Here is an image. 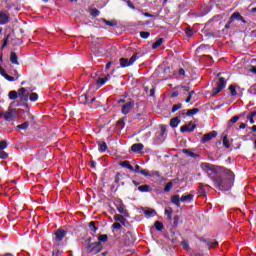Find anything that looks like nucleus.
<instances>
[{
    "label": "nucleus",
    "instance_id": "obj_63",
    "mask_svg": "<svg viewBox=\"0 0 256 256\" xmlns=\"http://www.w3.org/2000/svg\"><path fill=\"white\" fill-rule=\"evenodd\" d=\"M178 75H180V77L185 76V69L180 68L179 71H178Z\"/></svg>",
    "mask_w": 256,
    "mask_h": 256
},
{
    "label": "nucleus",
    "instance_id": "obj_21",
    "mask_svg": "<svg viewBox=\"0 0 256 256\" xmlns=\"http://www.w3.org/2000/svg\"><path fill=\"white\" fill-rule=\"evenodd\" d=\"M171 202L176 205V207H181V198L179 195H174L171 198Z\"/></svg>",
    "mask_w": 256,
    "mask_h": 256
},
{
    "label": "nucleus",
    "instance_id": "obj_4",
    "mask_svg": "<svg viewBox=\"0 0 256 256\" xmlns=\"http://www.w3.org/2000/svg\"><path fill=\"white\" fill-rule=\"evenodd\" d=\"M101 251H103V244L101 242H94L88 245V253L97 255V253H101Z\"/></svg>",
    "mask_w": 256,
    "mask_h": 256
},
{
    "label": "nucleus",
    "instance_id": "obj_33",
    "mask_svg": "<svg viewBox=\"0 0 256 256\" xmlns=\"http://www.w3.org/2000/svg\"><path fill=\"white\" fill-rule=\"evenodd\" d=\"M197 113H199V108H193V109L187 110L186 115L188 117H191V115H197Z\"/></svg>",
    "mask_w": 256,
    "mask_h": 256
},
{
    "label": "nucleus",
    "instance_id": "obj_37",
    "mask_svg": "<svg viewBox=\"0 0 256 256\" xmlns=\"http://www.w3.org/2000/svg\"><path fill=\"white\" fill-rule=\"evenodd\" d=\"M90 15L92 17H99V15H101V11H99L97 8H93L90 10Z\"/></svg>",
    "mask_w": 256,
    "mask_h": 256
},
{
    "label": "nucleus",
    "instance_id": "obj_42",
    "mask_svg": "<svg viewBox=\"0 0 256 256\" xmlns=\"http://www.w3.org/2000/svg\"><path fill=\"white\" fill-rule=\"evenodd\" d=\"M157 212H155V210L150 209V210H144V215H146L147 217H153V215H156Z\"/></svg>",
    "mask_w": 256,
    "mask_h": 256
},
{
    "label": "nucleus",
    "instance_id": "obj_61",
    "mask_svg": "<svg viewBox=\"0 0 256 256\" xmlns=\"http://www.w3.org/2000/svg\"><path fill=\"white\" fill-rule=\"evenodd\" d=\"M239 121V116H234L230 119V123H237Z\"/></svg>",
    "mask_w": 256,
    "mask_h": 256
},
{
    "label": "nucleus",
    "instance_id": "obj_52",
    "mask_svg": "<svg viewBox=\"0 0 256 256\" xmlns=\"http://www.w3.org/2000/svg\"><path fill=\"white\" fill-rule=\"evenodd\" d=\"M120 223H121L124 227H127V229H131V224L129 223V221H127V218H124Z\"/></svg>",
    "mask_w": 256,
    "mask_h": 256
},
{
    "label": "nucleus",
    "instance_id": "obj_59",
    "mask_svg": "<svg viewBox=\"0 0 256 256\" xmlns=\"http://www.w3.org/2000/svg\"><path fill=\"white\" fill-rule=\"evenodd\" d=\"M26 91H27V89H25V88H20L19 91H18L19 97H20L21 95H25Z\"/></svg>",
    "mask_w": 256,
    "mask_h": 256
},
{
    "label": "nucleus",
    "instance_id": "obj_7",
    "mask_svg": "<svg viewBox=\"0 0 256 256\" xmlns=\"http://www.w3.org/2000/svg\"><path fill=\"white\" fill-rule=\"evenodd\" d=\"M197 129V124H193V122H189L188 124H185L184 126H181L180 132L181 133H193Z\"/></svg>",
    "mask_w": 256,
    "mask_h": 256
},
{
    "label": "nucleus",
    "instance_id": "obj_32",
    "mask_svg": "<svg viewBox=\"0 0 256 256\" xmlns=\"http://www.w3.org/2000/svg\"><path fill=\"white\" fill-rule=\"evenodd\" d=\"M150 177H158L160 181H165V177L161 176V173L159 171L151 172Z\"/></svg>",
    "mask_w": 256,
    "mask_h": 256
},
{
    "label": "nucleus",
    "instance_id": "obj_6",
    "mask_svg": "<svg viewBox=\"0 0 256 256\" xmlns=\"http://www.w3.org/2000/svg\"><path fill=\"white\" fill-rule=\"evenodd\" d=\"M56 243H61L65 237H67V230L63 228L57 229L54 233Z\"/></svg>",
    "mask_w": 256,
    "mask_h": 256
},
{
    "label": "nucleus",
    "instance_id": "obj_47",
    "mask_svg": "<svg viewBox=\"0 0 256 256\" xmlns=\"http://www.w3.org/2000/svg\"><path fill=\"white\" fill-rule=\"evenodd\" d=\"M181 245H182L183 249H185V251H191V247H189V242L183 240L181 242Z\"/></svg>",
    "mask_w": 256,
    "mask_h": 256
},
{
    "label": "nucleus",
    "instance_id": "obj_38",
    "mask_svg": "<svg viewBox=\"0 0 256 256\" xmlns=\"http://www.w3.org/2000/svg\"><path fill=\"white\" fill-rule=\"evenodd\" d=\"M182 152L185 154V155H189V157H199L198 154L194 153V152H191L189 149H183Z\"/></svg>",
    "mask_w": 256,
    "mask_h": 256
},
{
    "label": "nucleus",
    "instance_id": "obj_1",
    "mask_svg": "<svg viewBox=\"0 0 256 256\" xmlns=\"http://www.w3.org/2000/svg\"><path fill=\"white\" fill-rule=\"evenodd\" d=\"M201 169L208 173L218 191H229L235 182V173L223 167L207 162L201 164Z\"/></svg>",
    "mask_w": 256,
    "mask_h": 256
},
{
    "label": "nucleus",
    "instance_id": "obj_13",
    "mask_svg": "<svg viewBox=\"0 0 256 256\" xmlns=\"http://www.w3.org/2000/svg\"><path fill=\"white\" fill-rule=\"evenodd\" d=\"M9 23V15L0 11V25H7Z\"/></svg>",
    "mask_w": 256,
    "mask_h": 256
},
{
    "label": "nucleus",
    "instance_id": "obj_9",
    "mask_svg": "<svg viewBox=\"0 0 256 256\" xmlns=\"http://www.w3.org/2000/svg\"><path fill=\"white\" fill-rule=\"evenodd\" d=\"M234 20L241 21V23H244V25L247 24V20H245V18L239 12H234L230 16V23H233Z\"/></svg>",
    "mask_w": 256,
    "mask_h": 256
},
{
    "label": "nucleus",
    "instance_id": "obj_2",
    "mask_svg": "<svg viewBox=\"0 0 256 256\" xmlns=\"http://www.w3.org/2000/svg\"><path fill=\"white\" fill-rule=\"evenodd\" d=\"M137 59H139V53L133 54L130 59L120 58V67H131V65H133V63H135Z\"/></svg>",
    "mask_w": 256,
    "mask_h": 256
},
{
    "label": "nucleus",
    "instance_id": "obj_34",
    "mask_svg": "<svg viewBox=\"0 0 256 256\" xmlns=\"http://www.w3.org/2000/svg\"><path fill=\"white\" fill-rule=\"evenodd\" d=\"M165 215L167 216V219H168V221H173V217H172V215H173V209H166L165 210Z\"/></svg>",
    "mask_w": 256,
    "mask_h": 256
},
{
    "label": "nucleus",
    "instance_id": "obj_19",
    "mask_svg": "<svg viewBox=\"0 0 256 256\" xmlns=\"http://www.w3.org/2000/svg\"><path fill=\"white\" fill-rule=\"evenodd\" d=\"M138 191H140V193H150L151 186L148 184L141 185L138 187Z\"/></svg>",
    "mask_w": 256,
    "mask_h": 256
},
{
    "label": "nucleus",
    "instance_id": "obj_27",
    "mask_svg": "<svg viewBox=\"0 0 256 256\" xmlns=\"http://www.w3.org/2000/svg\"><path fill=\"white\" fill-rule=\"evenodd\" d=\"M1 76L4 77V79H6V81H17V79H15V77L9 76V74H7V72L4 70V72L1 73Z\"/></svg>",
    "mask_w": 256,
    "mask_h": 256
},
{
    "label": "nucleus",
    "instance_id": "obj_28",
    "mask_svg": "<svg viewBox=\"0 0 256 256\" xmlns=\"http://www.w3.org/2000/svg\"><path fill=\"white\" fill-rule=\"evenodd\" d=\"M97 222L95 221H91L88 225L90 231H93V233H97V231H99V227L95 226Z\"/></svg>",
    "mask_w": 256,
    "mask_h": 256
},
{
    "label": "nucleus",
    "instance_id": "obj_11",
    "mask_svg": "<svg viewBox=\"0 0 256 256\" xmlns=\"http://www.w3.org/2000/svg\"><path fill=\"white\" fill-rule=\"evenodd\" d=\"M215 137H217V131L213 130L202 137L201 143H207L211 139H215Z\"/></svg>",
    "mask_w": 256,
    "mask_h": 256
},
{
    "label": "nucleus",
    "instance_id": "obj_58",
    "mask_svg": "<svg viewBox=\"0 0 256 256\" xmlns=\"http://www.w3.org/2000/svg\"><path fill=\"white\" fill-rule=\"evenodd\" d=\"M247 120L251 123V125L255 124V118L250 114L247 116Z\"/></svg>",
    "mask_w": 256,
    "mask_h": 256
},
{
    "label": "nucleus",
    "instance_id": "obj_64",
    "mask_svg": "<svg viewBox=\"0 0 256 256\" xmlns=\"http://www.w3.org/2000/svg\"><path fill=\"white\" fill-rule=\"evenodd\" d=\"M186 35H187L188 37H191V36L193 35V30L187 28V29H186Z\"/></svg>",
    "mask_w": 256,
    "mask_h": 256
},
{
    "label": "nucleus",
    "instance_id": "obj_25",
    "mask_svg": "<svg viewBox=\"0 0 256 256\" xmlns=\"http://www.w3.org/2000/svg\"><path fill=\"white\" fill-rule=\"evenodd\" d=\"M16 129H20L22 131H27V129H29V121H25L24 123L17 125Z\"/></svg>",
    "mask_w": 256,
    "mask_h": 256
},
{
    "label": "nucleus",
    "instance_id": "obj_50",
    "mask_svg": "<svg viewBox=\"0 0 256 256\" xmlns=\"http://www.w3.org/2000/svg\"><path fill=\"white\" fill-rule=\"evenodd\" d=\"M10 37H11V34H8L6 36V38L4 39L3 44H2V49H5L7 47V45H9V38Z\"/></svg>",
    "mask_w": 256,
    "mask_h": 256
},
{
    "label": "nucleus",
    "instance_id": "obj_41",
    "mask_svg": "<svg viewBox=\"0 0 256 256\" xmlns=\"http://www.w3.org/2000/svg\"><path fill=\"white\" fill-rule=\"evenodd\" d=\"M107 81V78H98L96 80V85H99V87H103Z\"/></svg>",
    "mask_w": 256,
    "mask_h": 256
},
{
    "label": "nucleus",
    "instance_id": "obj_24",
    "mask_svg": "<svg viewBox=\"0 0 256 256\" xmlns=\"http://www.w3.org/2000/svg\"><path fill=\"white\" fill-rule=\"evenodd\" d=\"M193 197H195L193 194H188V195H186V196H182V197L180 198V201H181L182 203H187V202H189V201H193Z\"/></svg>",
    "mask_w": 256,
    "mask_h": 256
},
{
    "label": "nucleus",
    "instance_id": "obj_43",
    "mask_svg": "<svg viewBox=\"0 0 256 256\" xmlns=\"http://www.w3.org/2000/svg\"><path fill=\"white\" fill-rule=\"evenodd\" d=\"M171 189H173V182H168V183L165 185L164 193H169V191H171Z\"/></svg>",
    "mask_w": 256,
    "mask_h": 256
},
{
    "label": "nucleus",
    "instance_id": "obj_12",
    "mask_svg": "<svg viewBox=\"0 0 256 256\" xmlns=\"http://www.w3.org/2000/svg\"><path fill=\"white\" fill-rule=\"evenodd\" d=\"M130 177L129 174L118 172L115 176L114 183H119V181H123V179H130Z\"/></svg>",
    "mask_w": 256,
    "mask_h": 256
},
{
    "label": "nucleus",
    "instance_id": "obj_53",
    "mask_svg": "<svg viewBox=\"0 0 256 256\" xmlns=\"http://www.w3.org/2000/svg\"><path fill=\"white\" fill-rule=\"evenodd\" d=\"M125 239H127L130 242L133 241V233H131V231L126 232Z\"/></svg>",
    "mask_w": 256,
    "mask_h": 256
},
{
    "label": "nucleus",
    "instance_id": "obj_8",
    "mask_svg": "<svg viewBox=\"0 0 256 256\" xmlns=\"http://www.w3.org/2000/svg\"><path fill=\"white\" fill-rule=\"evenodd\" d=\"M9 144L5 140H0V159H7L9 157V154L4 149H7Z\"/></svg>",
    "mask_w": 256,
    "mask_h": 256
},
{
    "label": "nucleus",
    "instance_id": "obj_26",
    "mask_svg": "<svg viewBox=\"0 0 256 256\" xmlns=\"http://www.w3.org/2000/svg\"><path fill=\"white\" fill-rule=\"evenodd\" d=\"M154 227H155L156 231H163V229H165V226L163 225V223L161 221H155Z\"/></svg>",
    "mask_w": 256,
    "mask_h": 256
},
{
    "label": "nucleus",
    "instance_id": "obj_56",
    "mask_svg": "<svg viewBox=\"0 0 256 256\" xmlns=\"http://www.w3.org/2000/svg\"><path fill=\"white\" fill-rule=\"evenodd\" d=\"M112 229H123V227L121 226V223L116 222L112 225Z\"/></svg>",
    "mask_w": 256,
    "mask_h": 256
},
{
    "label": "nucleus",
    "instance_id": "obj_23",
    "mask_svg": "<svg viewBox=\"0 0 256 256\" xmlns=\"http://www.w3.org/2000/svg\"><path fill=\"white\" fill-rule=\"evenodd\" d=\"M102 22L105 23L108 27H117V20H107L105 18H102Z\"/></svg>",
    "mask_w": 256,
    "mask_h": 256
},
{
    "label": "nucleus",
    "instance_id": "obj_31",
    "mask_svg": "<svg viewBox=\"0 0 256 256\" xmlns=\"http://www.w3.org/2000/svg\"><path fill=\"white\" fill-rule=\"evenodd\" d=\"M163 38H159L156 42L152 44V49H158L163 44Z\"/></svg>",
    "mask_w": 256,
    "mask_h": 256
},
{
    "label": "nucleus",
    "instance_id": "obj_3",
    "mask_svg": "<svg viewBox=\"0 0 256 256\" xmlns=\"http://www.w3.org/2000/svg\"><path fill=\"white\" fill-rule=\"evenodd\" d=\"M114 207H116L117 211L124 215V217H129V212L125 209V204L122 199H116L114 201Z\"/></svg>",
    "mask_w": 256,
    "mask_h": 256
},
{
    "label": "nucleus",
    "instance_id": "obj_17",
    "mask_svg": "<svg viewBox=\"0 0 256 256\" xmlns=\"http://www.w3.org/2000/svg\"><path fill=\"white\" fill-rule=\"evenodd\" d=\"M97 144H98V147H99L98 150L100 153H105V151H107L108 149L107 142L98 141Z\"/></svg>",
    "mask_w": 256,
    "mask_h": 256
},
{
    "label": "nucleus",
    "instance_id": "obj_57",
    "mask_svg": "<svg viewBox=\"0 0 256 256\" xmlns=\"http://www.w3.org/2000/svg\"><path fill=\"white\" fill-rule=\"evenodd\" d=\"M117 125H122V129L125 127V118L119 119L117 122Z\"/></svg>",
    "mask_w": 256,
    "mask_h": 256
},
{
    "label": "nucleus",
    "instance_id": "obj_30",
    "mask_svg": "<svg viewBox=\"0 0 256 256\" xmlns=\"http://www.w3.org/2000/svg\"><path fill=\"white\" fill-rule=\"evenodd\" d=\"M39 99V94L35 93V92H32L30 93L29 95V100L32 102V103H35V101H38Z\"/></svg>",
    "mask_w": 256,
    "mask_h": 256
},
{
    "label": "nucleus",
    "instance_id": "obj_15",
    "mask_svg": "<svg viewBox=\"0 0 256 256\" xmlns=\"http://www.w3.org/2000/svg\"><path fill=\"white\" fill-rule=\"evenodd\" d=\"M10 63H12V65H19V57L14 51L10 53Z\"/></svg>",
    "mask_w": 256,
    "mask_h": 256
},
{
    "label": "nucleus",
    "instance_id": "obj_20",
    "mask_svg": "<svg viewBox=\"0 0 256 256\" xmlns=\"http://www.w3.org/2000/svg\"><path fill=\"white\" fill-rule=\"evenodd\" d=\"M179 123H181V120H179V117H174L170 120V127L175 129L179 127Z\"/></svg>",
    "mask_w": 256,
    "mask_h": 256
},
{
    "label": "nucleus",
    "instance_id": "obj_40",
    "mask_svg": "<svg viewBox=\"0 0 256 256\" xmlns=\"http://www.w3.org/2000/svg\"><path fill=\"white\" fill-rule=\"evenodd\" d=\"M178 89H181V86H176L173 88V91L171 93V97H179V90Z\"/></svg>",
    "mask_w": 256,
    "mask_h": 256
},
{
    "label": "nucleus",
    "instance_id": "obj_62",
    "mask_svg": "<svg viewBox=\"0 0 256 256\" xmlns=\"http://www.w3.org/2000/svg\"><path fill=\"white\" fill-rule=\"evenodd\" d=\"M127 5H128V7H129L130 9H133V10L136 9V8H135V5H134L133 2H131L130 0L127 1Z\"/></svg>",
    "mask_w": 256,
    "mask_h": 256
},
{
    "label": "nucleus",
    "instance_id": "obj_49",
    "mask_svg": "<svg viewBox=\"0 0 256 256\" xmlns=\"http://www.w3.org/2000/svg\"><path fill=\"white\" fill-rule=\"evenodd\" d=\"M160 131H161V136L164 137V135L167 133V125L161 124Z\"/></svg>",
    "mask_w": 256,
    "mask_h": 256
},
{
    "label": "nucleus",
    "instance_id": "obj_46",
    "mask_svg": "<svg viewBox=\"0 0 256 256\" xmlns=\"http://www.w3.org/2000/svg\"><path fill=\"white\" fill-rule=\"evenodd\" d=\"M140 175H143L144 177H151V172L147 169H141Z\"/></svg>",
    "mask_w": 256,
    "mask_h": 256
},
{
    "label": "nucleus",
    "instance_id": "obj_39",
    "mask_svg": "<svg viewBox=\"0 0 256 256\" xmlns=\"http://www.w3.org/2000/svg\"><path fill=\"white\" fill-rule=\"evenodd\" d=\"M223 145L226 149H231V144L229 143V138L227 135H225L223 138Z\"/></svg>",
    "mask_w": 256,
    "mask_h": 256
},
{
    "label": "nucleus",
    "instance_id": "obj_48",
    "mask_svg": "<svg viewBox=\"0 0 256 256\" xmlns=\"http://www.w3.org/2000/svg\"><path fill=\"white\" fill-rule=\"evenodd\" d=\"M124 219H125V216H123L121 214L114 215V221H119V223H121Z\"/></svg>",
    "mask_w": 256,
    "mask_h": 256
},
{
    "label": "nucleus",
    "instance_id": "obj_29",
    "mask_svg": "<svg viewBox=\"0 0 256 256\" xmlns=\"http://www.w3.org/2000/svg\"><path fill=\"white\" fill-rule=\"evenodd\" d=\"M109 236L107 234H102L98 236V243H107Z\"/></svg>",
    "mask_w": 256,
    "mask_h": 256
},
{
    "label": "nucleus",
    "instance_id": "obj_60",
    "mask_svg": "<svg viewBox=\"0 0 256 256\" xmlns=\"http://www.w3.org/2000/svg\"><path fill=\"white\" fill-rule=\"evenodd\" d=\"M132 173H141V166L136 165L134 168V171H132Z\"/></svg>",
    "mask_w": 256,
    "mask_h": 256
},
{
    "label": "nucleus",
    "instance_id": "obj_18",
    "mask_svg": "<svg viewBox=\"0 0 256 256\" xmlns=\"http://www.w3.org/2000/svg\"><path fill=\"white\" fill-rule=\"evenodd\" d=\"M120 167L129 169V171H135V168L132 167L131 162H129V160L120 162Z\"/></svg>",
    "mask_w": 256,
    "mask_h": 256
},
{
    "label": "nucleus",
    "instance_id": "obj_44",
    "mask_svg": "<svg viewBox=\"0 0 256 256\" xmlns=\"http://www.w3.org/2000/svg\"><path fill=\"white\" fill-rule=\"evenodd\" d=\"M140 37H141V39H149V37H151V33L150 32H145V31H141L140 32Z\"/></svg>",
    "mask_w": 256,
    "mask_h": 256
},
{
    "label": "nucleus",
    "instance_id": "obj_45",
    "mask_svg": "<svg viewBox=\"0 0 256 256\" xmlns=\"http://www.w3.org/2000/svg\"><path fill=\"white\" fill-rule=\"evenodd\" d=\"M181 107H183V104H181V103L175 104V105H173L171 112L176 113V111H179V109H181Z\"/></svg>",
    "mask_w": 256,
    "mask_h": 256
},
{
    "label": "nucleus",
    "instance_id": "obj_22",
    "mask_svg": "<svg viewBox=\"0 0 256 256\" xmlns=\"http://www.w3.org/2000/svg\"><path fill=\"white\" fill-rule=\"evenodd\" d=\"M8 97H9L10 101H15L19 98V93L15 90H12L8 93Z\"/></svg>",
    "mask_w": 256,
    "mask_h": 256
},
{
    "label": "nucleus",
    "instance_id": "obj_10",
    "mask_svg": "<svg viewBox=\"0 0 256 256\" xmlns=\"http://www.w3.org/2000/svg\"><path fill=\"white\" fill-rule=\"evenodd\" d=\"M5 121L11 122L15 119V108H8V111L4 113Z\"/></svg>",
    "mask_w": 256,
    "mask_h": 256
},
{
    "label": "nucleus",
    "instance_id": "obj_51",
    "mask_svg": "<svg viewBox=\"0 0 256 256\" xmlns=\"http://www.w3.org/2000/svg\"><path fill=\"white\" fill-rule=\"evenodd\" d=\"M221 91H223V90H221V88H219V87L213 88L212 89V97H215L216 95H219V93H221Z\"/></svg>",
    "mask_w": 256,
    "mask_h": 256
},
{
    "label": "nucleus",
    "instance_id": "obj_5",
    "mask_svg": "<svg viewBox=\"0 0 256 256\" xmlns=\"http://www.w3.org/2000/svg\"><path fill=\"white\" fill-rule=\"evenodd\" d=\"M133 107H135V100L129 99V101H127L125 105L122 106V109H121L122 115H129Z\"/></svg>",
    "mask_w": 256,
    "mask_h": 256
},
{
    "label": "nucleus",
    "instance_id": "obj_16",
    "mask_svg": "<svg viewBox=\"0 0 256 256\" xmlns=\"http://www.w3.org/2000/svg\"><path fill=\"white\" fill-rule=\"evenodd\" d=\"M144 147L145 146L143 144L136 143L131 146V151H133V153H139V151H143Z\"/></svg>",
    "mask_w": 256,
    "mask_h": 256
},
{
    "label": "nucleus",
    "instance_id": "obj_14",
    "mask_svg": "<svg viewBox=\"0 0 256 256\" xmlns=\"http://www.w3.org/2000/svg\"><path fill=\"white\" fill-rule=\"evenodd\" d=\"M217 87L222 91L225 89V87H227V81L224 77L218 78Z\"/></svg>",
    "mask_w": 256,
    "mask_h": 256
},
{
    "label": "nucleus",
    "instance_id": "obj_55",
    "mask_svg": "<svg viewBox=\"0 0 256 256\" xmlns=\"http://www.w3.org/2000/svg\"><path fill=\"white\" fill-rule=\"evenodd\" d=\"M174 227H177L179 225V215H175L173 218Z\"/></svg>",
    "mask_w": 256,
    "mask_h": 256
},
{
    "label": "nucleus",
    "instance_id": "obj_36",
    "mask_svg": "<svg viewBox=\"0 0 256 256\" xmlns=\"http://www.w3.org/2000/svg\"><path fill=\"white\" fill-rule=\"evenodd\" d=\"M229 91H230V94L232 95V97H235V95H237V86L231 84L229 86Z\"/></svg>",
    "mask_w": 256,
    "mask_h": 256
},
{
    "label": "nucleus",
    "instance_id": "obj_35",
    "mask_svg": "<svg viewBox=\"0 0 256 256\" xmlns=\"http://www.w3.org/2000/svg\"><path fill=\"white\" fill-rule=\"evenodd\" d=\"M219 242L217 240H210L208 244V249H215V247H218Z\"/></svg>",
    "mask_w": 256,
    "mask_h": 256
},
{
    "label": "nucleus",
    "instance_id": "obj_54",
    "mask_svg": "<svg viewBox=\"0 0 256 256\" xmlns=\"http://www.w3.org/2000/svg\"><path fill=\"white\" fill-rule=\"evenodd\" d=\"M19 97H20V101H23V102L29 101V94H22Z\"/></svg>",
    "mask_w": 256,
    "mask_h": 256
}]
</instances>
